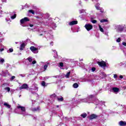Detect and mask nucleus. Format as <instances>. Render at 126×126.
I'll use <instances>...</instances> for the list:
<instances>
[{"label":"nucleus","instance_id":"obj_1","mask_svg":"<svg viewBox=\"0 0 126 126\" xmlns=\"http://www.w3.org/2000/svg\"><path fill=\"white\" fill-rule=\"evenodd\" d=\"M94 95H89L87 98H84L81 99V102H83L84 103H93V98H94Z\"/></svg>","mask_w":126,"mask_h":126},{"label":"nucleus","instance_id":"obj_2","mask_svg":"<svg viewBox=\"0 0 126 126\" xmlns=\"http://www.w3.org/2000/svg\"><path fill=\"white\" fill-rule=\"evenodd\" d=\"M38 85L36 84H33L32 87L29 88V91L30 92H31L32 94H35L36 92H38ZM34 90V91H33Z\"/></svg>","mask_w":126,"mask_h":126},{"label":"nucleus","instance_id":"obj_3","mask_svg":"<svg viewBox=\"0 0 126 126\" xmlns=\"http://www.w3.org/2000/svg\"><path fill=\"white\" fill-rule=\"evenodd\" d=\"M17 109H19L21 111V115H23L24 116H28V113L26 112V109L23 106L19 105L17 107Z\"/></svg>","mask_w":126,"mask_h":126},{"label":"nucleus","instance_id":"obj_4","mask_svg":"<svg viewBox=\"0 0 126 126\" xmlns=\"http://www.w3.org/2000/svg\"><path fill=\"white\" fill-rule=\"evenodd\" d=\"M31 51H32V53H33V54H38L39 50H38V48H35L34 46H32L30 48Z\"/></svg>","mask_w":126,"mask_h":126},{"label":"nucleus","instance_id":"obj_5","mask_svg":"<svg viewBox=\"0 0 126 126\" xmlns=\"http://www.w3.org/2000/svg\"><path fill=\"white\" fill-rule=\"evenodd\" d=\"M97 64L100 67H105V66H107V64H106V62L104 61L101 62H97Z\"/></svg>","mask_w":126,"mask_h":126},{"label":"nucleus","instance_id":"obj_6","mask_svg":"<svg viewBox=\"0 0 126 126\" xmlns=\"http://www.w3.org/2000/svg\"><path fill=\"white\" fill-rule=\"evenodd\" d=\"M85 27L87 31H90V30H92V28H93V26H92V25L88 24H86Z\"/></svg>","mask_w":126,"mask_h":126},{"label":"nucleus","instance_id":"obj_7","mask_svg":"<svg viewBox=\"0 0 126 126\" xmlns=\"http://www.w3.org/2000/svg\"><path fill=\"white\" fill-rule=\"evenodd\" d=\"M20 90L22 89H26V90H29V87H28V85L27 84H24L21 87L19 88Z\"/></svg>","mask_w":126,"mask_h":126},{"label":"nucleus","instance_id":"obj_8","mask_svg":"<svg viewBox=\"0 0 126 126\" xmlns=\"http://www.w3.org/2000/svg\"><path fill=\"white\" fill-rule=\"evenodd\" d=\"M29 18L28 17H25L21 20H20V23L21 24H23V23H25V22H27V21H29Z\"/></svg>","mask_w":126,"mask_h":126},{"label":"nucleus","instance_id":"obj_9","mask_svg":"<svg viewBox=\"0 0 126 126\" xmlns=\"http://www.w3.org/2000/svg\"><path fill=\"white\" fill-rule=\"evenodd\" d=\"M115 29H116V30H117L118 32H122L123 30H124V27L121 25H117L116 26Z\"/></svg>","mask_w":126,"mask_h":126},{"label":"nucleus","instance_id":"obj_10","mask_svg":"<svg viewBox=\"0 0 126 126\" xmlns=\"http://www.w3.org/2000/svg\"><path fill=\"white\" fill-rule=\"evenodd\" d=\"M94 102H95V105H100L101 106H102V105L105 104V102L100 101L98 99H95L94 100Z\"/></svg>","mask_w":126,"mask_h":126},{"label":"nucleus","instance_id":"obj_11","mask_svg":"<svg viewBox=\"0 0 126 126\" xmlns=\"http://www.w3.org/2000/svg\"><path fill=\"white\" fill-rule=\"evenodd\" d=\"M96 118H98V116L96 114H92L89 117L90 120H93V119H96Z\"/></svg>","mask_w":126,"mask_h":126},{"label":"nucleus","instance_id":"obj_12","mask_svg":"<svg viewBox=\"0 0 126 126\" xmlns=\"http://www.w3.org/2000/svg\"><path fill=\"white\" fill-rule=\"evenodd\" d=\"M49 64H50V63H49V62L45 63V64L43 66V68L44 69V71H45V70H47V68H48V65H49Z\"/></svg>","mask_w":126,"mask_h":126},{"label":"nucleus","instance_id":"obj_13","mask_svg":"<svg viewBox=\"0 0 126 126\" xmlns=\"http://www.w3.org/2000/svg\"><path fill=\"white\" fill-rule=\"evenodd\" d=\"M112 91L114 93H117V92H119V91H120V89H119L118 88H112Z\"/></svg>","mask_w":126,"mask_h":126},{"label":"nucleus","instance_id":"obj_14","mask_svg":"<svg viewBox=\"0 0 126 126\" xmlns=\"http://www.w3.org/2000/svg\"><path fill=\"white\" fill-rule=\"evenodd\" d=\"M3 105L6 108H7V109H10L11 107V106L6 102H4Z\"/></svg>","mask_w":126,"mask_h":126},{"label":"nucleus","instance_id":"obj_15","mask_svg":"<svg viewBox=\"0 0 126 126\" xmlns=\"http://www.w3.org/2000/svg\"><path fill=\"white\" fill-rule=\"evenodd\" d=\"M77 24V21H72L69 23V25H75Z\"/></svg>","mask_w":126,"mask_h":126},{"label":"nucleus","instance_id":"obj_16","mask_svg":"<svg viewBox=\"0 0 126 126\" xmlns=\"http://www.w3.org/2000/svg\"><path fill=\"white\" fill-rule=\"evenodd\" d=\"M119 125L121 126H126V122L124 121H120L119 122Z\"/></svg>","mask_w":126,"mask_h":126},{"label":"nucleus","instance_id":"obj_17","mask_svg":"<svg viewBox=\"0 0 126 126\" xmlns=\"http://www.w3.org/2000/svg\"><path fill=\"white\" fill-rule=\"evenodd\" d=\"M24 48H25V44L22 43L20 46V50L21 51H22L23 50V49H24Z\"/></svg>","mask_w":126,"mask_h":126},{"label":"nucleus","instance_id":"obj_18","mask_svg":"<svg viewBox=\"0 0 126 126\" xmlns=\"http://www.w3.org/2000/svg\"><path fill=\"white\" fill-rule=\"evenodd\" d=\"M41 86H42L43 87H45V86H47V85H48V84H47L46 82L44 81L41 82Z\"/></svg>","mask_w":126,"mask_h":126},{"label":"nucleus","instance_id":"obj_19","mask_svg":"<svg viewBox=\"0 0 126 126\" xmlns=\"http://www.w3.org/2000/svg\"><path fill=\"white\" fill-rule=\"evenodd\" d=\"M1 75L2 76H6V75H7V72H4V71H2V73H1Z\"/></svg>","mask_w":126,"mask_h":126},{"label":"nucleus","instance_id":"obj_20","mask_svg":"<svg viewBox=\"0 0 126 126\" xmlns=\"http://www.w3.org/2000/svg\"><path fill=\"white\" fill-rule=\"evenodd\" d=\"M13 15L11 16V19H14L16 18V14L14 13V12L13 13Z\"/></svg>","mask_w":126,"mask_h":126},{"label":"nucleus","instance_id":"obj_21","mask_svg":"<svg viewBox=\"0 0 126 126\" xmlns=\"http://www.w3.org/2000/svg\"><path fill=\"white\" fill-rule=\"evenodd\" d=\"M70 75V72H68L67 73L66 75H64V76L65 77H66V78H69Z\"/></svg>","mask_w":126,"mask_h":126},{"label":"nucleus","instance_id":"obj_22","mask_svg":"<svg viewBox=\"0 0 126 126\" xmlns=\"http://www.w3.org/2000/svg\"><path fill=\"white\" fill-rule=\"evenodd\" d=\"M81 117H82V118H86V117H87V114L84 113H83L81 115Z\"/></svg>","mask_w":126,"mask_h":126},{"label":"nucleus","instance_id":"obj_23","mask_svg":"<svg viewBox=\"0 0 126 126\" xmlns=\"http://www.w3.org/2000/svg\"><path fill=\"white\" fill-rule=\"evenodd\" d=\"M4 62V59L1 57H0V63H1V64H2V63H3Z\"/></svg>","mask_w":126,"mask_h":126},{"label":"nucleus","instance_id":"obj_24","mask_svg":"<svg viewBox=\"0 0 126 126\" xmlns=\"http://www.w3.org/2000/svg\"><path fill=\"white\" fill-rule=\"evenodd\" d=\"M73 87H74V88H77L78 87V84L77 83H74L73 85Z\"/></svg>","mask_w":126,"mask_h":126},{"label":"nucleus","instance_id":"obj_25","mask_svg":"<svg viewBox=\"0 0 126 126\" xmlns=\"http://www.w3.org/2000/svg\"><path fill=\"white\" fill-rule=\"evenodd\" d=\"M28 12H29V13H32V14H35V12L33 10H29L28 11Z\"/></svg>","mask_w":126,"mask_h":126},{"label":"nucleus","instance_id":"obj_26","mask_svg":"<svg viewBox=\"0 0 126 126\" xmlns=\"http://www.w3.org/2000/svg\"><path fill=\"white\" fill-rule=\"evenodd\" d=\"M57 99L58 101H63V97H57Z\"/></svg>","mask_w":126,"mask_h":126},{"label":"nucleus","instance_id":"obj_27","mask_svg":"<svg viewBox=\"0 0 126 126\" xmlns=\"http://www.w3.org/2000/svg\"><path fill=\"white\" fill-rule=\"evenodd\" d=\"M98 27H99L100 31L101 32H104V30L103 29V28H102V27H101V25H98Z\"/></svg>","mask_w":126,"mask_h":126},{"label":"nucleus","instance_id":"obj_28","mask_svg":"<svg viewBox=\"0 0 126 126\" xmlns=\"http://www.w3.org/2000/svg\"><path fill=\"white\" fill-rule=\"evenodd\" d=\"M50 97L52 99H55V97H57V95H56V94H52Z\"/></svg>","mask_w":126,"mask_h":126},{"label":"nucleus","instance_id":"obj_29","mask_svg":"<svg viewBox=\"0 0 126 126\" xmlns=\"http://www.w3.org/2000/svg\"><path fill=\"white\" fill-rule=\"evenodd\" d=\"M7 53H12L13 52V49L12 48H10L9 50H7Z\"/></svg>","mask_w":126,"mask_h":126},{"label":"nucleus","instance_id":"obj_30","mask_svg":"<svg viewBox=\"0 0 126 126\" xmlns=\"http://www.w3.org/2000/svg\"><path fill=\"white\" fill-rule=\"evenodd\" d=\"M4 90H7V92H9V91H10V88L6 87L4 88Z\"/></svg>","mask_w":126,"mask_h":126},{"label":"nucleus","instance_id":"obj_31","mask_svg":"<svg viewBox=\"0 0 126 126\" xmlns=\"http://www.w3.org/2000/svg\"><path fill=\"white\" fill-rule=\"evenodd\" d=\"M108 22V20L107 19H102L100 20V22L101 23H102V22Z\"/></svg>","mask_w":126,"mask_h":126},{"label":"nucleus","instance_id":"obj_32","mask_svg":"<svg viewBox=\"0 0 126 126\" xmlns=\"http://www.w3.org/2000/svg\"><path fill=\"white\" fill-rule=\"evenodd\" d=\"M51 27L53 28V29H56L57 26H56V24H53L52 25Z\"/></svg>","mask_w":126,"mask_h":126},{"label":"nucleus","instance_id":"obj_33","mask_svg":"<svg viewBox=\"0 0 126 126\" xmlns=\"http://www.w3.org/2000/svg\"><path fill=\"white\" fill-rule=\"evenodd\" d=\"M126 63L125 62H121L119 63L120 66H122V65H124V64H125Z\"/></svg>","mask_w":126,"mask_h":126},{"label":"nucleus","instance_id":"obj_34","mask_svg":"<svg viewBox=\"0 0 126 126\" xmlns=\"http://www.w3.org/2000/svg\"><path fill=\"white\" fill-rule=\"evenodd\" d=\"M80 13H83L85 12V10L84 9H81L79 10Z\"/></svg>","mask_w":126,"mask_h":126},{"label":"nucleus","instance_id":"obj_35","mask_svg":"<svg viewBox=\"0 0 126 126\" xmlns=\"http://www.w3.org/2000/svg\"><path fill=\"white\" fill-rule=\"evenodd\" d=\"M95 8L97 10H101V7H100L99 6L95 5Z\"/></svg>","mask_w":126,"mask_h":126},{"label":"nucleus","instance_id":"obj_36","mask_svg":"<svg viewBox=\"0 0 126 126\" xmlns=\"http://www.w3.org/2000/svg\"><path fill=\"white\" fill-rule=\"evenodd\" d=\"M14 78H15V76H12L11 77V78L10 79V81H12V80H13V79H14Z\"/></svg>","mask_w":126,"mask_h":126},{"label":"nucleus","instance_id":"obj_37","mask_svg":"<svg viewBox=\"0 0 126 126\" xmlns=\"http://www.w3.org/2000/svg\"><path fill=\"white\" fill-rule=\"evenodd\" d=\"M92 23H93V24H95V23H97V21L95 20H94L92 21Z\"/></svg>","mask_w":126,"mask_h":126},{"label":"nucleus","instance_id":"obj_38","mask_svg":"<svg viewBox=\"0 0 126 126\" xmlns=\"http://www.w3.org/2000/svg\"><path fill=\"white\" fill-rule=\"evenodd\" d=\"M59 65L60 66H61V67H63V63H59Z\"/></svg>","mask_w":126,"mask_h":126},{"label":"nucleus","instance_id":"obj_39","mask_svg":"<svg viewBox=\"0 0 126 126\" xmlns=\"http://www.w3.org/2000/svg\"><path fill=\"white\" fill-rule=\"evenodd\" d=\"M116 42H117L118 43H120V42H121V38H118L116 40Z\"/></svg>","mask_w":126,"mask_h":126},{"label":"nucleus","instance_id":"obj_40","mask_svg":"<svg viewBox=\"0 0 126 126\" xmlns=\"http://www.w3.org/2000/svg\"><path fill=\"white\" fill-rule=\"evenodd\" d=\"M28 60H29L30 63H31V62H32V58H28Z\"/></svg>","mask_w":126,"mask_h":126},{"label":"nucleus","instance_id":"obj_41","mask_svg":"<svg viewBox=\"0 0 126 126\" xmlns=\"http://www.w3.org/2000/svg\"><path fill=\"white\" fill-rule=\"evenodd\" d=\"M92 71H93V72L95 71L96 70V68H95V67H92Z\"/></svg>","mask_w":126,"mask_h":126},{"label":"nucleus","instance_id":"obj_42","mask_svg":"<svg viewBox=\"0 0 126 126\" xmlns=\"http://www.w3.org/2000/svg\"><path fill=\"white\" fill-rule=\"evenodd\" d=\"M66 121H70L71 120V118H65Z\"/></svg>","mask_w":126,"mask_h":126},{"label":"nucleus","instance_id":"obj_43","mask_svg":"<svg viewBox=\"0 0 126 126\" xmlns=\"http://www.w3.org/2000/svg\"><path fill=\"white\" fill-rule=\"evenodd\" d=\"M19 75L22 77H25V74H20Z\"/></svg>","mask_w":126,"mask_h":126},{"label":"nucleus","instance_id":"obj_44","mask_svg":"<svg viewBox=\"0 0 126 126\" xmlns=\"http://www.w3.org/2000/svg\"><path fill=\"white\" fill-rule=\"evenodd\" d=\"M118 77V75H117V74H114V78H117Z\"/></svg>","mask_w":126,"mask_h":126},{"label":"nucleus","instance_id":"obj_45","mask_svg":"<svg viewBox=\"0 0 126 126\" xmlns=\"http://www.w3.org/2000/svg\"><path fill=\"white\" fill-rule=\"evenodd\" d=\"M36 61H33L32 62V64H35V63H36Z\"/></svg>","mask_w":126,"mask_h":126},{"label":"nucleus","instance_id":"obj_46","mask_svg":"<svg viewBox=\"0 0 126 126\" xmlns=\"http://www.w3.org/2000/svg\"><path fill=\"white\" fill-rule=\"evenodd\" d=\"M38 109L39 108L38 107L37 108H34L33 111H38Z\"/></svg>","mask_w":126,"mask_h":126},{"label":"nucleus","instance_id":"obj_47","mask_svg":"<svg viewBox=\"0 0 126 126\" xmlns=\"http://www.w3.org/2000/svg\"><path fill=\"white\" fill-rule=\"evenodd\" d=\"M122 45H123V46H126V42H123Z\"/></svg>","mask_w":126,"mask_h":126},{"label":"nucleus","instance_id":"obj_48","mask_svg":"<svg viewBox=\"0 0 126 126\" xmlns=\"http://www.w3.org/2000/svg\"><path fill=\"white\" fill-rule=\"evenodd\" d=\"M3 51H4V49L2 48V49H0V52H2Z\"/></svg>","mask_w":126,"mask_h":126},{"label":"nucleus","instance_id":"obj_49","mask_svg":"<svg viewBox=\"0 0 126 126\" xmlns=\"http://www.w3.org/2000/svg\"><path fill=\"white\" fill-rule=\"evenodd\" d=\"M50 45H51V46H54V42H51L50 43Z\"/></svg>","mask_w":126,"mask_h":126},{"label":"nucleus","instance_id":"obj_50","mask_svg":"<svg viewBox=\"0 0 126 126\" xmlns=\"http://www.w3.org/2000/svg\"><path fill=\"white\" fill-rule=\"evenodd\" d=\"M30 27H33V26H34V25L33 24H30Z\"/></svg>","mask_w":126,"mask_h":126},{"label":"nucleus","instance_id":"obj_51","mask_svg":"<svg viewBox=\"0 0 126 126\" xmlns=\"http://www.w3.org/2000/svg\"><path fill=\"white\" fill-rule=\"evenodd\" d=\"M71 30H72V32H73V33H74V32H76V31H73L72 28H71Z\"/></svg>","mask_w":126,"mask_h":126},{"label":"nucleus","instance_id":"obj_52","mask_svg":"<svg viewBox=\"0 0 126 126\" xmlns=\"http://www.w3.org/2000/svg\"><path fill=\"white\" fill-rule=\"evenodd\" d=\"M123 77H124L123 76V75H120V78H121V79H122V78H123Z\"/></svg>","mask_w":126,"mask_h":126},{"label":"nucleus","instance_id":"obj_53","mask_svg":"<svg viewBox=\"0 0 126 126\" xmlns=\"http://www.w3.org/2000/svg\"><path fill=\"white\" fill-rule=\"evenodd\" d=\"M54 77H56V78H57V77H60V76L57 75V76H54Z\"/></svg>","mask_w":126,"mask_h":126},{"label":"nucleus","instance_id":"obj_54","mask_svg":"<svg viewBox=\"0 0 126 126\" xmlns=\"http://www.w3.org/2000/svg\"><path fill=\"white\" fill-rule=\"evenodd\" d=\"M100 12H101L102 13H103L104 12V10L100 9Z\"/></svg>","mask_w":126,"mask_h":126},{"label":"nucleus","instance_id":"obj_55","mask_svg":"<svg viewBox=\"0 0 126 126\" xmlns=\"http://www.w3.org/2000/svg\"><path fill=\"white\" fill-rule=\"evenodd\" d=\"M0 113L1 114H3V111H2V110H1Z\"/></svg>","mask_w":126,"mask_h":126},{"label":"nucleus","instance_id":"obj_56","mask_svg":"<svg viewBox=\"0 0 126 126\" xmlns=\"http://www.w3.org/2000/svg\"><path fill=\"white\" fill-rule=\"evenodd\" d=\"M5 20H6L7 22H8V21H9V20H7V19H5Z\"/></svg>","mask_w":126,"mask_h":126},{"label":"nucleus","instance_id":"obj_57","mask_svg":"<svg viewBox=\"0 0 126 126\" xmlns=\"http://www.w3.org/2000/svg\"><path fill=\"white\" fill-rule=\"evenodd\" d=\"M94 0H95V1H98L99 0H92V1H94Z\"/></svg>","mask_w":126,"mask_h":126},{"label":"nucleus","instance_id":"obj_58","mask_svg":"<svg viewBox=\"0 0 126 126\" xmlns=\"http://www.w3.org/2000/svg\"><path fill=\"white\" fill-rule=\"evenodd\" d=\"M105 34L106 35V36H108V32H106Z\"/></svg>","mask_w":126,"mask_h":126},{"label":"nucleus","instance_id":"obj_59","mask_svg":"<svg viewBox=\"0 0 126 126\" xmlns=\"http://www.w3.org/2000/svg\"><path fill=\"white\" fill-rule=\"evenodd\" d=\"M45 78H46V79H48L49 78V77H46Z\"/></svg>","mask_w":126,"mask_h":126},{"label":"nucleus","instance_id":"obj_60","mask_svg":"<svg viewBox=\"0 0 126 126\" xmlns=\"http://www.w3.org/2000/svg\"><path fill=\"white\" fill-rule=\"evenodd\" d=\"M42 35H43L42 33H41L39 34V36H42Z\"/></svg>","mask_w":126,"mask_h":126},{"label":"nucleus","instance_id":"obj_61","mask_svg":"<svg viewBox=\"0 0 126 126\" xmlns=\"http://www.w3.org/2000/svg\"><path fill=\"white\" fill-rule=\"evenodd\" d=\"M57 108H59V107H60L59 105H57Z\"/></svg>","mask_w":126,"mask_h":126},{"label":"nucleus","instance_id":"obj_62","mask_svg":"<svg viewBox=\"0 0 126 126\" xmlns=\"http://www.w3.org/2000/svg\"><path fill=\"white\" fill-rule=\"evenodd\" d=\"M36 18H39V17H38V16H36Z\"/></svg>","mask_w":126,"mask_h":126},{"label":"nucleus","instance_id":"obj_63","mask_svg":"<svg viewBox=\"0 0 126 126\" xmlns=\"http://www.w3.org/2000/svg\"><path fill=\"white\" fill-rule=\"evenodd\" d=\"M81 61H83V59H81L80 60V62H81Z\"/></svg>","mask_w":126,"mask_h":126},{"label":"nucleus","instance_id":"obj_64","mask_svg":"<svg viewBox=\"0 0 126 126\" xmlns=\"http://www.w3.org/2000/svg\"><path fill=\"white\" fill-rule=\"evenodd\" d=\"M85 0V1H87L88 0Z\"/></svg>","mask_w":126,"mask_h":126}]
</instances>
